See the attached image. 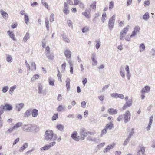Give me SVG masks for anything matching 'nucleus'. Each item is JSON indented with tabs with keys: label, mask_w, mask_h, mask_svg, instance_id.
Wrapping results in <instances>:
<instances>
[{
	"label": "nucleus",
	"mask_w": 155,
	"mask_h": 155,
	"mask_svg": "<svg viewBox=\"0 0 155 155\" xmlns=\"http://www.w3.org/2000/svg\"><path fill=\"white\" fill-rule=\"evenodd\" d=\"M56 134L54 135L53 132L50 130H47L45 134L44 139L47 141H56L57 139Z\"/></svg>",
	"instance_id": "nucleus-1"
},
{
	"label": "nucleus",
	"mask_w": 155,
	"mask_h": 155,
	"mask_svg": "<svg viewBox=\"0 0 155 155\" xmlns=\"http://www.w3.org/2000/svg\"><path fill=\"white\" fill-rule=\"evenodd\" d=\"M116 18L115 14H114L110 18L108 22V27L110 30H112L113 28Z\"/></svg>",
	"instance_id": "nucleus-2"
},
{
	"label": "nucleus",
	"mask_w": 155,
	"mask_h": 155,
	"mask_svg": "<svg viewBox=\"0 0 155 155\" xmlns=\"http://www.w3.org/2000/svg\"><path fill=\"white\" fill-rule=\"evenodd\" d=\"M129 28V25H127L125 28H124L121 31L120 35V38L121 40H124V38L126 35L128 31Z\"/></svg>",
	"instance_id": "nucleus-3"
},
{
	"label": "nucleus",
	"mask_w": 155,
	"mask_h": 155,
	"mask_svg": "<svg viewBox=\"0 0 155 155\" xmlns=\"http://www.w3.org/2000/svg\"><path fill=\"white\" fill-rule=\"evenodd\" d=\"M140 28L138 26H136L134 28V31L130 35V37L132 38L135 36L137 34L140 33Z\"/></svg>",
	"instance_id": "nucleus-4"
},
{
	"label": "nucleus",
	"mask_w": 155,
	"mask_h": 155,
	"mask_svg": "<svg viewBox=\"0 0 155 155\" xmlns=\"http://www.w3.org/2000/svg\"><path fill=\"white\" fill-rule=\"evenodd\" d=\"M131 118V114L129 111L127 110L124 114V122L127 123L129 121Z\"/></svg>",
	"instance_id": "nucleus-5"
},
{
	"label": "nucleus",
	"mask_w": 155,
	"mask_h": 155,
	"mask_svg": "<svg viewBox=\"0 0 155 155\" xmlns=\"http://www.w3.org/2000/svg\"><path fill=\"white\" fill-rule=\"evenodd\" d=\"M32 126L31 124H28L23 125L22 127V130L27 132H31L32 130Z\"/></svg>",
	"instance_id": "nucleus-6"
},
{
	"label": "nucleus",
	"mask_w": 155,
	"mask_h": 155,
	"mask_svg": "<svg viewBox=\"0 0 155 155\" xmlns=\"http://www.w3.org/2000/svg\"><path fill=\"white\" fill-rule=\"evenodd\" d=\"M132 99H129L127 101L123 106L122 109L125 110L126 108L129 107L132 105Z\"/></svg>",
	"instance_id": "nucleus-7"
},
{
	"label": "nucleus",
	"mask_w": 155,
	"mask_h": 155,
	"mask_svg": "<svg viewBox=\"0 0 155 155\" xmlns=\"http://www.w3.org/2000/svg\"><path fill=\"white\" fill-rule=\"evenodd\" d=\"M115 145V144H109L103 150V152L104 153H107L109 152L110 150L114 148Z\"/></svg>",
	"instance_id": "nucleus-8"
},
{
	"label": "nucleus",
	"mask_w": 155,
	"mask_h": 155,
	"mask_svg": "<svg viewBox=\"0 0 155 155\" xmlns=\"http://www.w3.org/2000/svg\"><path fill=\"white\" fill-rule=\"evenodd\" d=\"M150 90V87L147 85L145 86L140 91V93L142 94H144L146 93H149Z\"/></svg>",
	"instance_id": "nucleus-9"
},
{
	"label": "nucleus",
	"mask_w": 155,
	"mask_h": 155,
	"mask_svg": "<svg viewBox=\"0 0 155 155\" xmlns=\"http://www.w3.org/2000/svg\"><path fill=\"white\" fill-rule=\"evenodd\" d=\"M88 134L84 128L81 129L80 131V135L81 137V139L83 140L84 139V137L87 136Z\"/></svg>",
	"instance_id": "nucleus-10"
},
{
	"label": "nucleus",
	"mask_w": 155,
	"mask_h": 155,
	"mask_svg": "<svg viewBox=\"0 0 155 155\" xmlns=\"http://www.w3.org/2000/svg\"><path fill=\"white\" fill-rule=\"evenodd\" d=\"M69 8V5H67L66 3H64L63 11L65 14L67 15L69 13V11L68 10Z\"/></svg>",
	"instance_id": "nucleus-11"
},
{
	"label": "nucleus",
	"mask_w": 155,
	"mask_h": 155,
	"mask_svg": "<svg viewBox=\"0 0 155 155\" xmlns=\"http://www.w3.org/2000/svg\"><path fill=\"white\" fill-rule=\"evenodd\" d=\"M96 57V55L95 53L92 54L91 56V59L92 61V65L93 66H95L97 64V61L95 59Z\"/></svg>",
	"instance_id": "nucleus-12"
},
{
	"label": "nucleus",
	"mask_w": 155,
	"mask_h": 155,
	"mask_svg": "<svg viewBox=\"0 0 155 155\" xmlns=\"http://www.w3.org/2000/svg\"><path fill=\"white\" fill-rule=\"evenodd\" d=\"M24 106V103H20L17 104L16 105V110L17 111H20L21 109L23 108Z\"/></svg>",
	"instance_id": "nucleus-13"
},
{
	"label": "nucleus",
	"mask_w": 155,
	"mask_h": 155,
	"mask_svg": "<svg viewBox=\"0 0 155 155\" xmlns=\"http://www.w3.org/2000/svg\"><path fill=\"white\" fill-rule=\"evenodd\" d=\"M78 133L76 131H74L71 134V137L75 141H78L79 140V137H77Z\"/></svg>",
	"instance_id": "nucleus-14"
},
{
	"label": "nucleus",
	"mask_w": 155,
	"mask_h": 155,
	"mask_svg": "<svg viewBox=\"0 0 155 155\" xmlns=\"http://www.w3.org/2000/svg\"><path fill=\"white\" fill-rule=\"evenodd\" d=\"M145 147H142L137 152V155H146L145 154Z\"/></svg>",
	"instance_id": "nucleus-15"
},
{
	"label": "nucleus",
	"mask_w": 155,
	"mask_h": 155,
	"mask_svg": "<svg viewBox=\"0 0 155 155\" xmlns=\"http://www.w3.org/2000/svg\"><path fill=\"white\" fill-rule=\"evenodd\" d=\"M64 55L66 57V59L71 58V51L69 50H65L64 52Z\"/></svg>",
	"instance_id": "nucleus-16"
},
{
	"label": "nucleus",
	"mask_w": 155,
	"mask_h": 155,
	"mask_svg": "<svg viewBox=\"0 0 155 155\" xmlns=\"http://www.w3.org/2000/svg\"><path fill=\"white\" fill-rule=\"evenodd\" d=\"M4 107V108H5V110L8 111H10L12 109V106L8 103H6L5 104V105L2 106Z\"/></svg>",
	"instance_id": "nucleus-17"
},
{
	"label": "nucleus",
	"mask_w": 155,
	"mask_h": 155,
	"mask_svg": "<svg viewBox=\"0 0 155 155\" xmlns=\"http://www.w3.org/2000/svg\"><path fill=\"white\" fill-rule=\"evenodd\" d=\"M7 33L9 37L14 41H16V39L15 37L13 31L9 30L7 32Z\"/></svg>",
	"instance_id": "nucleus-18"
},
{
	"label": "nucleus",
	"mask_w": 155,
	"mask_h": 155,
	"mask_svg": "<svg viewBox=\"0 0 155 155\" xmlns=\"http://www.w3.org/2000/svg\"><path fill=\"white\" fill-rule=\"evenodd\" d=\"M30 37V36L29 33L28 32L26 33L23 38L22 40L23 42L25 43L29 39Z\"/></svg>",
	"instance_id": "nucleus-19"
},
{
	"label": "nucleus",
	"mask_w": 155,
	"mask_h": 155,
	"mask_svg": "<svg viewBox=\"0 0 155 155\" xmlns=\"http://www.w3.org/2000/svg\"><path fill=\"white\" fill-rule=\"evenodd\" d=\"M118 110L117 109H114L113 108H110L108 109V112L109 114H116L117 113Z\"/></svg>",
	"instance_id": "nucleus-20"
},
{
	"label": "nucleus",
	"mask_w": 155,
	"mask_h": 155,
	"mask_svg": "<svg viewBox=\"0 0 155 155\" xmlns=\"http://www.w3.org/2000/svg\"><path fill=\"white\" fill-rule=\"evenodd\" d=\"M38 110L36 109H33L31 112L32 116L33 117H36L38 115Z\"/></svg>",
	"instance_id": "nucleus-21"
},
{
	"label": "nucleus",
	"mask_w": 155,
	"mask_h": 155,
	"mask_svg": "<svg viewBox=\"0 0 155 155\" xmlns=\"http://www.w3.org/2000/svg\"><path fill=\"white\" fill-rule=\"evenodd\" d=\"M0 12L2 15V16L4 18L6 19L8 18V15L5 11L1 10L0 11Z\"/></svg>",
	"instance_id": "nucleus-22"
},
{
	"label": "nucleus",
	"mask_w": 155,
	"mask_h": 155,
	"mask_svg": "<svg viewBox=\"0 0 155 155\" xmlns=\"http://www.w3.org/2000/svg\"><path fill=\"white\" fill-rule=\"evenodd\" d=\"M70 79L69 78H67L66 80V87L68 91H69L70 88Z\"/></svg>",
	"instance_id": "nucleus-23"
},
{
	"label": "nucleus",
	"mask_w": 155,
	"mask_h": 155,
	"mask_svg": "<svg viewBox=\"0 0 155 155\" xmlns=\"http://www.w3.org/2000/svg\"><path fill=\"white\" fill-rule=\"evenodd\" d=\"M91 10V9H89V10L86 9L85 10V12H83L82 13V14L85 16L87 18H89L90 17V16L87 13L89 12V10Z\"/></svg>",
	"instance_id": "nucleus-24"
},
{
	"label": "nucleus",
	"mask_w": 155,
	"mask_h": 155,
	"mask_svg": "<svg viewBox=\"0 0 155 155\" xmlns=\"http://www.w3.org/2000/svg\"><path fill=\"white\" fill-rule=\"evenodd\" d=\"M139 51L141 52L144 51L145 49V46L143 43H142L139 46Z\"/></svg>",
	"instance_id": "nucleus-25"
},
{
	"label": "nucleus",
	"mask_w": 155,
	"mask_h": 155,
	"mask_svg": "<svg viewBox=\"0 0 155 155\" xmlns=\"http://www.w3.org/2000/svg\"><path fill=\"white\" fill-rule=\"evenodd\" d=\"M16 87L17 86L16 85H14L13 86L11 87L10 88L9 91V93L10 95H12L13 92L14 90L16 89Z\"/></svg>",
	"instance_id": "nucleus-26"
},
{
	"label": "nucleus",
	"mask_w": 155,
	"mask_h": 155,
	"mask_svg": "<svg viewBox=\"0 0 155 155\" xmlns=\"http://www.w3.org/2000/svg\"><path fill=\"white\" fill-rule=\"evenodd\" d=\"M87 140L89 141L96 142L98 140V139L97 138L92 137L91 136H90L87 137Z\"/></svg>",
	"instance_id": "nucleus-27"
},
{
	"label": "nucleus",
	"mask_w": 155,
	"mask_h": 155,
	"mask_svg": "<svg viewBox=\"0 0 155 155\" xmlns=\"http://www.w3.org/2000/svg\"><path fill=\"white\" fill-rule=\"evenodd\" d=\"M31 114V110H27L24 113V117H29Z\"/></svg>",
	"instance_id": "nucleus-28"
},
{
	"label": "nucleus",
	"mask_w": 155,
	"mask_h": 155,
	"mask_svg": "<svg viewBox=\"0 0 155 155\" xmlns=\"http://www.w3.org/2000/svg\"><path fill=\"white\" fill-rule=\"evenodd\" d=\"M28 145V143H24L23 146L20 148L19 151L20 152H22L27 147Z\"/></svg>",
	"instance_id": "nucleus-29"
},
{
	"label": "nucleus",
	"mask_w": 155,
	"mask_h": 155,
	"mask_svg": "<svg viewBox=\"0 0 155 155\" xmlns=\"http://www.w3.org/2000/svg\"><path fill=\"white\" fill-rule=\"evenodd\" d=\"M61 36L62 37L64 41L67 43H69L70 42V40L65 35V34H63L61 35Z\"/></svg>",
	"instance_id": "nucleus-30"
},
{
	"label": "nucleus",
	"mask_w": 155,
	"mask_h": 155,
	"mask_svg": "<svg viewBox=\"0 0 155 155\" xmlns=\"http://www.w3.org/2000/svg\"><path fill=\"white\" fill-rule=\"evenodd\" d=\"M113 124L112 122H110L107 124L105 127V128L107 130V129L111 130L113 127Z\"/></svg>",
	"instance_id": "nucleus-31"
},
{
	"label": "nucleus",
	"mask_w": 155,
	"mask_h": 155,
	"mask_svg": "<svg viewBox=\"0 0 155 155\" xmlns=\"http://www.w3.org/2000/svg\"><path fill=\"white\" fill-rule=\"evenodd\" d=\"M29 17L28 15V14L27 13H25V14L24 16V21L25 23L27 25H28L29 23Z\"/></svg>",
	"instance_id": "nucleus-32"
},
{
	"label": "nucleus",
	"mask_w": 155,
	"mask_h": 155,
	"mask_svg": "<svg viewBox=\"0 0 155 155\" xmlns=\"http://www.w3.org/2000/svg\"><path fill=\"white\" fill-rule=\"evenodd\" d=\"M150 17L149 14L148 12H146L143 16V18L145 21H147Z\"/></svg>",
	"instance_id": "nucleus-33"
},
{
	"label": "nucleus",
	"mask_w": 155,
	"mask_h": 155,
	"mask_svg": "<svg viewBox=\"0 0 155 155\" xmlns=\"http://www.w3.org/2000/svg\"><path fill=\"white\" fill-rule=\"evenodd\" d=\"M48 82L49 84L50 85L54 86V79H52L51 78H49L48 79Z\"/></svg>",
	"instance_id": "nucleus-34"
},
{
	"label": "nucleus",
	"mask_w": 155,
	"mask_h": 155,
	"mask_svg": "<svg viewBox=\"0 0 155 155\" xmlns=\"http://www.w3.org/2000/svg\"><path fill=\"white\" fill-rule=\"evenodd\" d=\"M38 92L39 93L43 90V85L41 83H39L38 84Z\"/></svg>",
	"instance_id": "nucleus-35"
},
{
	"label": "nucleus",
	"mask_w": 155,
	"mask_h": 155,
	"mask_svg": "<svg viewBox=\"0 0 155 155\" xmlns=\"http://www.w3.org/2000/svg\"><path fill=\"white\" fill-rule=\"evenodd\" d=\"M6 60L9 63H11L12 61V58L11 56L9 55L6 54Z\"/></svg>",
	"instance_id": "nucleus-36"
},
{
	"label": "nucleus",
	"mask_w": 155,
	"mask_h": 155,
	"mask_svg": "<svg viewBox=\"0 0 155 155\" xmlns=\"http://www.w3.org/2000/svg\"><path fill=\"white\" fill-rule=\"evenodd\" d=\"M45 19V23L46 24V27L48 31L49 30V22L48 21V19L47 18H46Z\"/></svg>",
	"instance_id": "nucleus-37"
},
{
	"label": "nucleus",
	"mask_w": 155,
	"mask_h": 155,
	"mask_svg": "<svg viewBox=\"0 0 155 155\" xmlns=\"http://www.w3.org/2000/svg\"><path fill=\"white\" fill-rule=\"evenodd\" d=\"M46 55L47 58L53 60L54 58V56L51 54H50L49 53H46Z\"/></svg>",
	"instance_id": "nucleus-38"
},
{
	"label": "nucleus",
	"mask_w": 155,
	"mask_h": 155,
	"mask_svg": "<svg viewBox=\"0 0 155 155\" xmlns=\"http://www.w3.org/2000/svg\"><path fill=\"white\" fill-rule=\"evenodd\" d=\"M57 128L58 130L62 131L64 128V126L61 124H58L57 126Z\"/></svg>",
	"instance_id": "nucleus-39"
},
{
	"label": "nucleus",
	"mask_w": 155,
	"mask_h": 155,
	"mask_svg": "<svg viewBox=\"0 0 155 155\" xmlns=\"http://www.w3.org/2000/svg\"><path fill=\"white\" fill-rule=\"evenodd\" d=\"M22 124V123L21 122H18L17 123L13 126V128L15 129V130L17 129L21 126Z\"/></svg>",
	"instance_id": "nucleus-40"
},
{
	"label": "nucleus",
	"mask_w": 155,
	"mask_h": 155,
	"mask_svg": "<svg viewBox=\"0 0 155 155\" xmlns=\"http://www.w3.org/2000/svg\"><path fill=\"white\" fill-rule=\"evenodd\" d=\"M107 18L105 12H104L103 13L102 15V17L101 18V21L103 23H104L105 21L106 20Z\"/></svg>",
	"instance_id": "nucleus-41"
},
{
	"label": "nucleus",
	"mask_w": 155,
	"mask_h": 155,
	"mask_svg": "<svg viewBox=\"0 0 155 155\" xmlns=\"http://www.w3.org/2000/svg\"><path fill=\"white\" fill-rule=\"evenodd\" d=\"M96 2H93V3L90 5V8H92L94 10H95L96 8Z\"/></svg>",
	"instance_id": "nucleus-42"
},
{
	"label": "nucleus",
	"mask_w": 155,
	"mask_h": 155,
	"mask_svg": "<svg viewBox=\"0 0 155 155\" xmlns=\"http://www.w3.org/2000/svg\"><path fill=\"white\" fill-rule=\"evenodd\" d=\"M39 78V76L38 74L35 75L31 78V81H34L35 80L38 79Z\"/></svg>",
	"instance_id": "nucleus-43"
},
{
	"label": "nucleus",
	"mask_w": 155,
	"mask_h": 155,
	"mask_svg": "<svg viewBox=\"0 0 155 155\" xmlns=\"http://www.w3.org/2000/svg\"><path fill=\"white\" fill-rule=\"evenodd\" d=\"M89 30V28L88 27L86 26L85 27L83 28L82 31V32L84 33L86 32H87Z\"/></svg>",
	"instance_id": "nucleus-44"
},
{
	"label": "nucleus",
	"mask_w": 155,
	"mask_h": 155,
	"mask_svg": "<svg viewBox=\"0 0 155 155\" xmlns=\"http://www.w3.org/2000/svg\"><path fill=\"white\" fill-rule=\"evenodd\" d=\"M114 6V2L113 1H111L109 2V9L111 11Z\"/></svg>",
	"instance_id": "nucleus-45"
},
{
	"label": "nucleus",
	"mask_w": 155,
	"mask_h": 155,
	"mask_svg": "<svg viewBox=\"0 0 155 155\" xmlns=\"http://www.w3.org/2000/svg\"><path fill=\"white\" fill-rule=\"evenodd\" d=\"M130 139V138H129V137H127V138H126V139L125 140V141H124V142L123 144V145L125 146V145H127L129 143Z\"/></svg>",
	"instance_id": "nucleus-46"
},
{
	"label": "nucleus",
	"mask_w": 155,
	"mask_h": 155,
	"mask_svg": "<svg viewBox=\"0 0 155 155\" xmlns=\"http://www.w3.org/2000/svg\"><path fill=\"white\" fill-rule=\"evenodd\" d=\"M117 98L123 99L124 98V96L123 94L117 93L116 98Z\"/></svg>",
	"instance_id": "nucleus-47"
},
{
	"label": "nucleus",
	"mask_w": 155,
	"mask_h": 155,
	"mask_svg": "<svg viewBox=\"0 0 155 155\" xmlns=\"http://www.w3.org/2000/svg\"><path fill=\"white\" fill-rule=\"evenodd\" d=\"M8 88H9L8 87V86H5L3 87L2 88V91L4 93H5L6 92H7V91L8 89Z\"/></svg>",
	"instance_id": "nucleus-48"
},
{
	"label": "nucleus",
	"mask_w": 155,
	"mask_h": 155,
	"mask_svg": "<svg viewBox=\"0 0 155 155\" xmlns=\"http://www.w3.org/2000/svg\"><path fill=\"white\" fill-rule=\"evenodd\" d=\"M41 3L44 5V6L47 9H48V4L44 0H41Z\"/></svg>",
	"instance_id": "nucleus-49"
},
{
	"label": "nucleus",
	"mask_w": 155,
	"mask_h": 155,
	"mask_svg": "<svg viewBox=\"0 0 155 155\" xmlns=\"http://www.w3.org/2000/svg\"><path fill=\"white\" fill-rule=\"evenodd\" d=\"M107 130L105 128H104L101 131V134L100 135V136L102 137L103 135H104L106 133Z\"/></svg>",
	"instance_id": "nucleus-50"
},
{
	"label": "nucleus",
	"mask_w": 155,
	"mask_h": 155,
	"mask_svg": "<svg viewBox=\"0 0 155 155\" xmlns=\"http://www.w3.org/2000/svg\"><path fill=\"white\" fill-rule=\"evenodd\" d=\"M67 23L69 27L71 28H73L72 23L71 20H68L67 21Z\"/></svg>",
	"instance_id": "nucleus-51"
},
{
	"label": "nucleus",
	"mask_w": 155,
	"mask_h": 155,
	"mask_svg": "<svg viewBox=\"0 0 155 155\" xmlns=\"http://www.w3.org/2000/svg\"><path fill=\"white\" fill-rule=\"evenodd\" d=\"M63 109H64L62 105H60L58 107V108H57V110L58 112H61L62 111V110H63Z\"/></svg>",
	"instance_id": "nucleus-52"
},
{
	"label": "nucleus",
	"mask_w": 155,
	"mask_h": 155,
	"mask_svg": "<svg viewBox=\"0 0 155 155\" xmlns=\"http://www.w3.org/2000/svg\"><path fill=\"white\" fill-rule=\"evenodd\" d=\"M64 3H66L67 5H68V4L71 5H74L72 0H67L66 2H64Z\"/></svg>",
	"instance_id": "nucleus-53"
},
{
	"label": "nucleus",
	"mask_w": 155,
	"mask_h": 155,
	"mask_svg": "<svg viewBox=\"0 0 155 155\" xmlns=\"http://www.w3.org/2000/svg\"><path fill=\"white\" fill-rule=\"evenodd\" d=\"M5 108H4V107H3L2 106H1L0 107V115L2 114L4 112Z\"/></svg>",
	"instance_id": "nucleus-54"
},
{
	"label": "nucleus",
	"mask_w": 155,
	"mask_h": 155,
	"mask_svg": "<svg viewBox=\"0 0 155 155\" xmlns=\"http://www.w3.org/2000/svg\"><path fill=\"white\" fill-rule=\"evenodd\" d=\"M50 148L49 145H46L44 146V147H42V148H41V149H42V148L44 150H47L49 149H50Z\"/></svg>",
	"instance_id": "nucleus-55"
},
{
	"label": "nucleus",
	"mask_w": 155,
	"mask_h": 155,
	"mask_svg": "<svg viewBox=\"0 0 155 155\" xmlns=\"http://www.w3.org/2000/svg\"><path fill=\"white\" fill-rule=\"evenodd\" d=\"M105 145V142L101 143L99 144L97 146V148L98 149L102 147Z\"/></svg>",
	"instance_id": "nucleus-56"
},
{
	"label": "nucleus",
	"mask_w": 155,
	"mask_h": 155,
	"mask_svg": "<svg viewBox=\"0 0 155 155\" xmlns=\"http://www.w3.org/2000/svg\"><path fill=\"white\" fill-rule=\"evenodd\" d=\"M118 22L119 24V26L120 27H122L123 26L124 24V21H121L120 20H118Z\"/></svg>",
	"instance_id": "nucleus-57"
},
{
	"label": "nucleus",
	"mask_w": 155,
	"mask_h": 155,
	"mask_svg": "<svg viewBox=\"0 0 155 155\" xmlns=\"http://www.w3.org/2000/svg\"><path fill=\"white\" fill-rule=\"evenodd\" d=\"M134 129L133 128H132L130 132L129 135L127 137H129V138H131V137L133 135V134L134 133Z\"/></svg>",
	"instance_id": "nucleus-58"
},
{
	"label": "nucleus",
	"mask_w": 155,
	"mask_h": 155,
	"mask_svg": "<svg viewBox=\"0 0 155 155\" xmlns=\"http://www.w3.org/2000/svg\"><path fill=\"white\" fill-rule=\"evenodd\" d=\"M96 42L97 43V44L96 45V48L97 49H98L100 48L101 45L100 42V41H96Z\"/></svg>",
	"instance_id": "nucleus-59"
},
{
	"label": "nucleus",
	"mask_w": 155,
	"mask_h": 155,
	"mask_svg": "<svg viewBox=\"0 0 155 155\" xmlns=\"http://www.w3.org/2000/svg\"><path fill=\"white\" fill-rule=\"evenodd\" d=\"M68 62L70 66H73V64L72 63L71 58H69L68 59H66Z\"/></svg>",
	"instance_id": "nucleus-60"
},
{
	"label": "nucleus",
	"mask_w": 155,
	"mask_h": 155,
	"mask_svg": "<svg viewBox=\"0 0 155 155\" xmlns=\"http://www.w3.org/2000/svg\"><path fill=\"white\" fill-rule=\"evenodd\" d=\"M15 130V129L13 128V127L12 128L9 129L6 132V133H11L12 132L14 131V130Z\"/></svg>",
	"instance_id": "nucleus-61"
},
{
	"label": "nucleus",
	"mask_w": 155,
	"mask_h": 155,
	"mask_svg": "<svg viewBox=\"0 0 155 155\" xmlns=\"http://www.w3.org/2000/svg\"><path fill=\"white\" fill-rule=\"evenodd\" d=\"M58 118V114H54L52 117V119L53 120H56Z\"/></svg>",
	"instance_id": "nucleus-62"
},
{
	"label": "nucleus",
	"mask_w": 155,
	"mask_h": 155,
	"mask_svg": "<svg viewBox=\"0 0 155 155\" xmlns=\"http://www.w3.org/2000/svg\"><path fill=\"white\" fill-rule=\"evenodd\" d=\"M109 84H108L107 85H106L104 86L103 88L102 89V92H104L106 89H107L108 87H109Z\"/></svg>",
	"instance_id": "nucleus-63"
},
{
	"label": "nucleus",
	"mask_w": 155,
	"mask_h": 155,
	"mask_svg": "<svg viewBox=\"0 0 155 155\" xmlns=\"http://www.w3.org/2000/svg\"><path fill=\"white\" fill-rule=\"evenodd\" d=\"M53 141L50 143L48 145L50 147H51L52 146L56 144V142L55 141Z\"/></svg>",
	"instance_id": "nucleus-64"
}]
</instances>
